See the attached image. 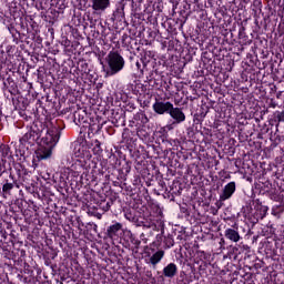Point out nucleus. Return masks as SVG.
Wrapping results in <instances>:
<instances>
[{"instance_id":"1","label":"nucleus","mask_w":284,"mask_h":284,"mask_svg":"<svg viewBox=\"0 0 284 284\" xmlns=\"http://www.w3.org/2000/svg\"><path fill=\"white\" fill-rule=\"evenodd\" d=\"M45 132L44 136H42L41 144L36 151V159L38 161H45V159H50L52 156V150L59 143V139H61V132L59 131V126L54 125H44Z\"/></svg>"},{"instance_id":"2","label":"nucleus","mask_w":284,"mask_h":284,"mask_svg":"<svg viewBox=\"0 0 284 284\" xmlns=\"http://www.w3.org/2000/svg\"><path fill=\"white\" fill-rule=\"evenodd\" d=\"M105 61L109 67L106 77H114V74H119V72L125 68V59H123V55H121L119 51H110L105 58Z\"/></svg>"},{"instance_id":"3","label":"nucleus","mask_w":284,"mask_h":284,"mask_svg":"<svg viewBox=\"0 0 284 284\" xmlns=\"http://www.w3.org/2000/svg\"><path fill=\"white\" fill-rule=\"evenodd\" d=\"M44 130L45 124H43L41 121H36L31 126L28 128L20 141L23 143H34V141H39V139H41Z\"/></svg>"},{"instance_id":"4","label":"nucleus","mask_w":284,"mask_h":284,"mask_svg":"<svg viewBox=\"0 0 284 284\" xmlns=\"http://www.w3.org/2000/svg\"><path fill=\"white\" fill-rule=\"evenodd\" d=\"M170 110H172V102L156 101L153 103V111L156 114H170Z\"/></svg>"},{"instance_id":"5","label":"nucleus","mask_w":284,"mask_h":284,"mask_svg":"<svg viewBox=\"0 0 284 284\" xmlns=\"http://www.w3.org/2000/svg\"><path fill=\"white\" fill-rule=\"evenodd\" d=\"M169 114L175 121L174 123H183L185 121V113L181 108H174V104H172Z\"/></svg>"},{"instance_id":"6","label":"nucleus","mask_w":284,"mask_h":284,"mask_svg":"<svg viewBox=\"0 0 284 284\" xmlns=\"http://www.w3.org/2000/svg\"><path fill=\"white\" fill-rule=\"evenodd\" d=\"M234 192H236V183H227L224 186L222 194L220 195V201H227V199H232V194H234Z\"/></svg>"},{"instance_id":"7","label":"nucleus","mask_w":284,"mask_h":284,"mask_svg":"<svg viewBox=\"0 0 284 284\" xmlns=\"http://www.w3.org/2000/svg\"><path fill=\"white\" fill-rule=\"evenodd\" d=\"M91 8L95 12H105L110 8V0H91Z\"/></svg>"},{"instance_id":"8","label":"nucleus","mask_w":284,"mask_h":284,"mask_svg":"<svg viewBox=\"0 0 284 284\" xmlns=\"http://www.w3.org/2000/svg\"><path fill=\"white\" fill-rule=\"evenodd\" d=\"M176 272H179V267L174 263H170L163 268V275L166 278H174V276H176Z\"/></svg>"},{"instance_id":"9","label":"nucleus","mask_w":284,"mask_h":284,"mask_svg":"<svg viewBox=\"0 0 284 284\" xmlns=\"http://www.w3.org/2000/svg\"><path fill=\"white\" fill-rule=\"evenodd\" d=\"M122 227L123 224L116 222L115 224L108 227L106 235L109 236V239H114V236H116V234L121 232Z\"/></svg>"},{"instance_id":"10","label":"nucleus","mask_w":284,"mask_h":284,"mask_svg":"<svg viewBox=\"0 0 284 284\" xmlns=\"http://www.w3.org/2000/svg\"><path fill=\"white\" fill-rule=\"evenodd\" d=\"M224 234L225 237L229 239V241H233V243H239V241H241V235L236 230L226 229Z\"/></svg>"},{"instance_id":"11","label":"nucleus","mask_w":284,"mask_h":284,"mask_svg":"<svg viewBox=\"0 0 284 284\" xmlns=\"http://www.w3.org/2000/svg\"><path fill=\"white\" fill-rule=\"evenodd\" d=\"M163 256H165V251H158L150 257L151 265H159L161 261H163Z\"/></svg>"},{"instance_id":"12","label":"nucleus","mask_w":284,"mask_h":284,"mask_svg":"<svg viewBox=\"0 0 284 284\" xmlns=\"http://www.w3.org/2000/svg\"><path fill=\"white\" fill-rule=\"evenodd\" d=\"M274 116L278 123H284V111H276Z\"/></svg>"},{"instance_id":"13","label":"nucleus","mask_w":284,"mask_h":284,"mask_svg":"<svg viewBox=\"0 0 284 284\" xmlns=\"http://www.w3.org/2000/svg\"><path fill=\"white\" fill-rule=\"evenodd\" d=\"M93 152L95 154H101L103 152V150L101 149V142L95 141V146L93 148Z\"/></svg>"},{"instance_id":"14","label":"nucleus","mask_w":284,"mask_h":284,"mask_svg":"<svg viewBox=\"0 0 284 284\" xmlns=\"http://www.w3.org/2000/svg\"><path fill=\"white\" fill-rule=\"evenodd\" d=\"M13 187H14V184L7 182L2 186V192H10V190H12Z\"/></svg>"},{"instance_id":"15","label":"nucleus","mask_w":284,"mask_h":284,"mask_svg":"<svg viewBox=\"0 0 284 284\" xmlns=\"http://www.w3.org/2000/svg\"><path fill=\"white\" fill-rule=\"evenodd\" d=\"M136 67H138V68H141V63L136 62Z\"/></svg>"},{"instance_id":"16","label":"nucleus","mask_w":284,"mask_h":284,"mask_svg":"<svg viewBox=\"0 0 284 284\" xmlns=\"http://www.w3.org/2000/svg\"><path fill=\"white\" fill-rule=\"evenodd\" d=\"M10 179H14V176L12 174H10Z\"/></svg>"},{"instance_id":"17","label":"nucleus","mask_w":284,"mask_h":284,"mask_svg":"<svg viewBox=\"0 0 284 284\" xmlns=\"http://www.w3.org/2000/svg\"><path fill=\"white\" fill-rule=\"evenodd\" d=\"M169 128V130H172V126H168Z\"/></svg>"},{"instance_id":"18","label":"nucleus","mask_w":284,"mask_h":284,"mask_svg":"<svg viewBox=\"0 0 284 284\" xmlns=\"http://www.w3.org/2000/svg\"><path fill=\"white\" fill-rule=\"evenodd\" d=\"M0 178H1V173H0Z\"/></svg>"}]
</instances>
